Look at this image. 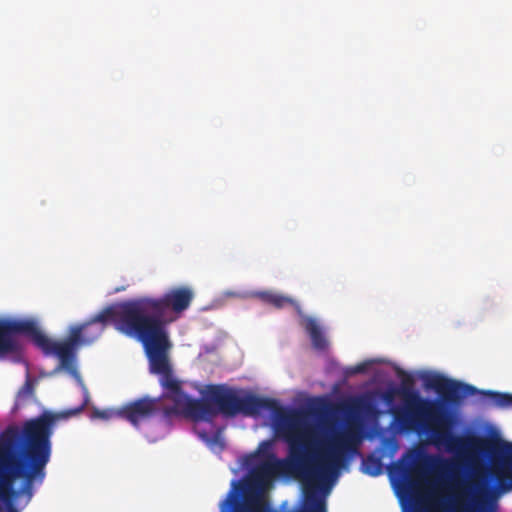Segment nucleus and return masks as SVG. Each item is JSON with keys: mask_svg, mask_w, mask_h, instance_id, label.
<instances>
[{"mask_svg": "<svg viewBox=\"0 0 512 512\" xmlns=\"http://www.w3.org/2000/svg\"><path fill=\"white\" fill-rule=\"evenodd\" d=\"M425 387L435 390L444 403L458 405L461 401L477 393V389L469 384L449 379L440 374H432L425 378Z\"/></svg>", "mask_w": 512, "mask_h": 512, "instance_id": "6", "label": "nucleus"}, {"mask_svg": "<svg viewBox=\"0 0 512 512\" xmlns=\"http://www.w3.org/2000/svg\"><path fill=\"white\" fill-rule=\"evenodd\" d=\"M83 407H84V405L80 406L79 408H77L75 410L67 411L65 413V416L75 415V414L79 413L83 409Z\"/></svg>", "mask_w": 512, "mask_h": 512, "instance_id": "15", "label": "nucleus"}, {"mask_svg": "<svg viewBox=\"0 0 512 512\" xmlns=\"http://www.w3.org/2000/svg\"><path fill=\"white\" fill-rule=\"evenodd\" d=\"M259 299H261L264 303L272 305L277 309H281L286 305H294L295 302L293 299L283 296L278 293L270 292V291H262L257 294Z\"/></svg>", "mask_w": 512, "mask_h": 512, "instance_id": "10", "label": "nucleus"}, {"mask_svg": "<svg viewBox=\"0 0 512 512\" xmlns=\"http://www.w3.org/2000/svg\"><path fill=\"white\" fill-rule=\"evenodd\" d=\"M283 462L270 453L266 458L252 469L253 478L259 483H266L276 476L282 469Z\"/></svg>", "mask_w": 512, "mask_h": 512, "instance_id": "8", "label": "nucleus"}, {"mask_svg": "<svg viewBox=\"0 0 512 512\" xmlns=\"http://www.w3.org/2000/svg\"><path fill=\"white\" fill-rule=\"evenodd\" d=\"M398 394L403 400V408L395 412V419L405 428L421 427L431 432L436 444H443L450 451L461 449L465 440L451 432L453 418L450 411L441 403L422 398L414 389L413 377L402 371Z\"/></svg>", "mask_w": 512, "mask_h": 512, "instance_id": "4", "label": "nucleus"}, {"mask_svg": "<svg viewBox=\"0 0 512 512\" xmlns=\"http://www.w3.org/2000/svg\"><path fill=\"white\" fill-rule=\"evenodd\" d=\"M121 419L129 422L134 428L139 429L141 424L150 421L159 413L164 414V406L161 398L144 396L127 402L120 407Z\"/></svg>", "mask_w": 512, "mask_h": 512, "instance_id": "7", "label": "nucleus"}, {"mask_svg": "<svg viewBox=\"0 0 512 512\" xmlns=\"http://www.w3.org/2000/svg\"><path fill=\"white\" fill-rule=\"evenodd\" d=\"M194 299V291L188 286L170 289L160 298H139L127 301L124 317L129 328L138 332V339L156 337L169 340L164 316L168 310L180 314L187 310Z\"/></svg>", "mask_w": 512, "mask_h": 512, "instance_id": "5", "label": "nucleus"}, {"mask_svg": "<svg viewBox=\"0 0 512 512\" xmlns=\"http://www.w3.org/2000/svg\"><path fill=\"white\" fill-rule=\"evenodd\" d=\"M126 305L127 301L107 306L90 320L71 326L68 336L63 341H54L48 337L35 318H0V358L20 352V344L16 336L22 335L29 338L45 355L58 357L60 367L80 380L74 364L76 351L80 346L95 342L108 324L113 323L115 328L123 334L138 339V332L131 330L125 320Z\"/></svg>", "mask_w": 512, "mask_h": 512, "instance_id": "2", "label": "nucleus"}, {"mask_svg": "<svg viewBox=\"0 0 512 512\" xmlns=\"http://www.w3.org/2000/svg\"><path fill=\"white\" fill-rule=\"evenodd\" d=\"M15 512H17V511H15Z\"/></svg>", "mask_w": 512, "mask_h": 512, "instance_id": "17", "label": "nucleus"}, {"mask_svg": "<svg viewBox=\"0 0 512 512\" xmlns=\"http://www.w3.org/2000/svg\"><path fill=\"white\" fill-rule=\"evenodd\" d=\"M304 329L308 333L312 346L319 351L328 348V341L317 321L312 317H306L304 320Z\"/></svg>", "mask_w": 512, "mask_h": 512, "instance_id": "9", "label": "nucleus"}, {"mask_svg": "<svg viewBox=\"0 0 512 512\" xmlns=\"http://www.w3.org/2000/svg\"><path fill=\"white\" fill-rule=\"evenodd\" d=\"M487 395L499 408H508L512 406V394L489 391Z\"/></svg>", "mask_w": 512, "mask_h": 512, "instance_id": "13", "label": "nucleus"}, {"mask_svg": "<svg viewBox=\"0 0 512 512\" xmlns=\"http://www.w3.org/2000/svg\"><path fill=\"white\" fill-rule=\"evenodd\" d=\"M60 415L44 412L39 417L26 421L19 435L16 428L6 429L2 437L7 446L19 437L21 449L18 456H10L5 460V469L9 478L24 479V488L30 489L33 482L43 481L45 467L50 461L53 427Z\"/></svg>", "mask_w": 512, "mask_h": 512, "instance_id": "3", "label": "nucleus"}, {"mask_svg": "<svg viewBox=\"0 0 512 512\" xmlns=\"http://www.w3.org/2000/svg\"><path fill=\"white\" fill-rule=\"evenodd\" d=\"M366 369V366L365 364H359L355 367V372L357 373H361V372H364Z\"/></svg>", "mask_w": 512, "mask_h": 512, "instance_id": "16", "label": "nucleus"}, {"mask_svg": "<svg viewBox=\"0 0 512 512\" xmlns=\"http://www.w3.org/2000/svg\"><path fill=\"white\" fill-rule=\"evenodd\" d=\"M93 419L109 420L113 418H121L120 408L118 409H94L92 411Z\"/></svg>", "mask_w": 512, "mask_h": 512, "instance_id": "14", "label": "nucleus"}, {"mask_svg": "<svg viewBox=\"0 0 512 512\" xmlns=\"http://www.w3.org/2000/svg\"><path fill=\"white\" fill-rule=\"evenodd\" d=\"M138 340L144 346L149 359L150 371L161 375L160 383L167 389L163 397L174 403L172 407L164 406V416L169 417L183 413L194 421L212 422L218 414L227 417H235L239 414L255 417L262 411H271L275 416L276 433L288 444L284 429L286 424L294 418L293 415L298 413L300 420L293 433L299 437L300 441H308L313 436L302 411L285 410L277 400L272 398L260 397L251 393L241 396L238 391L224 384L208 385L203 399L190 398L183 392L181 384L172 375L168 359L171 342L156 336L150 340Z\"/></svg>", "mask_w": 512, "mask_h": 512, "instance_id": "1", "label": "nucleus"}, {"mask_svg": "<svg viewBox=\"0 0 512 512\" xmlns=\"http://www.w3.org/2000/svg\"><path fill=\"white\" fill-rule=\"evenodd\" d=\"M363 471L370 476H378L382 473V462L376 456H368L363 461Z\"/></svg>", "mask_w": 512, "mask_h": 512, "instance_id": "11", "label": "nucleus"}, {"mask_svg": "<svg viewBox=\"0 0 512 512\" xmlns=\"http://www.w3.org/2000/svg\"><path fill=\"white\" fill-rule=\"evenodd\" d=\"M17 492L13 490L12 484L10 480L3 481L0 483V500H2L8 507H10V512H15L12 507V497L16 496Z\"/></svg>", "mask_w": 512, "mask_h": 512, "instance_id": "12", "label": "nucleus"}]
</instances>
